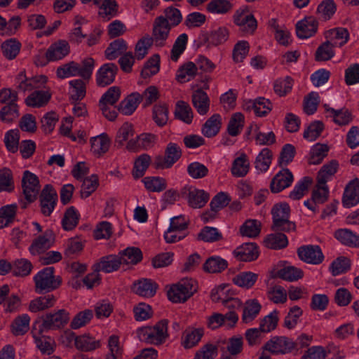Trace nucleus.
<instances>
[{"label": "nucleus", "mask_w": 359, "mask_h": 359, "mask_svg": "<svg viewBox=\"0 0 359 359\" xmlns=\"http://www.w3.org/2000/svg\"><path fill=\"white\" fill-rule=\"evenodd\" d=\"M94 66L95 60L92 57L85 58L81 64L71 61L58 67L56 74L61 79L79 76L84 80H88L91 77Z\"/></svg>", "instance_id": "f257e3e1"}, {"label": "nucleus", "mask_w": 359, "mask_h": 359, "mask_svg": "<svg viewBox=\"0 0 359 359\" xmlns=\"http://www.w3.org/2000/svg\"><path fill=\"white\" fill-rule=\"evenodd\" d=\"M168 320L163 319L154 326L142 327L137 330L139 339L147 344L161 345L168 337Z\"/></svg>", "instance_id": "f03ea898"}, {"label": "nucleus", "mask_w": 359, "mask_h": 359, "mask_svg": "<svg viewBox=\"0 0 359 359\" xmlns=\"http://www.w3.org/2000/svg\"><path fill=\"white\" fill-rule=\"evenodd\" d=\"M55 269L52 266L46 267L35 275L34 281L35 291L38 294L50 292L58 288L62 280L60 276H54Z\"/></svg>", "instance_id": "7ed1b4c3"}, {"label": "nucleus", "mask_w": 359, "mask_h": 359, "mask_svg": "<svg viewBox=\"0 0 359 359\" xmlns=\"http://www.w3.org/2000/svg\"><path fill=\"white\" fill-rule=\"evenodd\" d=\"M197 290L196 282L192 278H183L178 283L172 285L168 291L167 295L171 302L181 303L186 302Z\"/></svg>", "instance_id": "20e7f679"}, {"label": "nucleus", "mask_w": 359, "mask_h": 359, "mask_svg": "<svg viewBox=\"0 0 359 359\" xmlns=\"http://www.w3.org/2000/svg\"><path fill=\"white\" fill-rule=\"evenodd\" d=\"M296 347L292 339L285 336H274L263 346V349L274 355L291 353Z\"/></svg>", "instance_id": "39448f33"}, {"label": "nucleus", "mask_w": 359, "mask_h": 359, "mask_svg": "<svg viewBox=\"0 0 359 359\" xmlns=\"http://www.w3.org/2000/svg\"><path fill=\"white\" fill-rule=\"evenodd\" d=\"M171 28L169 22L163 18V15L156 18L153 23L152 34L150 36L151 43L159 47L165 46Z\"/></svg>", "instance_id": "423d86ee"}, {"label": "nucleus", "mask_w": 359, "mask_h": 359, "mask_svg": "<svg viewBox=\"0 0 359 359\" xmlns=\"http://www.w3.org/2000/svg\"><path fill=\"white\" fill-rule=\"evenodd\" d=\"M180 194L187 200L189 205L192 208H203L210 198L209 194L204 190L189 186L183 187Z\"/></svg>", "instance_id": "0eeeda50"}, {"label": "nucleus", "mask_w": 359, "mask_h": 359, "mask_svg": "<svg viewBox=\"0 0 359 359\" xmlns=\"http://www.w3.org/2000/svg\"><path fill=\"white\" fill-rule=\"evenodd\" d=\"M57 201V194L52 185L46 184L39 196L41 212L48 217L53 212Z\"/></svg>", "instance_id": "6e6552de"}, {"label": "nucleus", "mask_w": 359, "mask_h": 359, "mask_svg": "<svg viewBox=\"0 0 359 359\" xmlns=\"http://www.w3.org/2000/svg\"><path fill=\"white\" fill-rule=\"evenodd\" d=\"M22 187L25 200L28 203L35 201L40 190L38 177L29 170H25L22 178Z\"/></svg>", "instance_id": "1a4fd4ad"}, {"label": "nucleus", "mask_w": 359, "mask_h": 359, "mask_svg": "<svg viewBox=\"0 0 359 359\" xmlns=\"http://www.w3.org/2000/svg\"><path fill=\"white\" fill-rule=\"evenodd\" d=\"M299 258L305 263L311 264H320L324 260V255L318 245H302L297 250Z\"/></svg>", "instance_id": "9d476101"}, {"label": "nucleus", "mask_w": 359, "mask_h": 359, "mask_svg": "<svg viewBox=\"0 0 359 359\" xmlns=\"http://www.w3.org/2000/svg\"><path fill=\"white\" fill-rule=\"evenodd\" d=\"M69 319V313L65 309H60L56 313L45 315L41 326L44 330H55L67 324Z\"/></svg>", "instance_id": "9b49d317"}, {"label": "nucleus", "mask_w": 359, "mask_h": 359, "mask_svg": "<svg viewBox=\"0 0 359 359\" xmlns=\"http://www.w3.org/2000/svg\"><path fill=\"white\" fill-rule=\"evenodd\" d=\"M234 23L240 27V30L252 34L257 29V20L252 14L247 13L244 10H238L233 15Z\"/></svg>", "instance_id": "f8f14e48"}, {"label": "nucleus", "mask_w": 359, "mask_h": 359, "mask_svg": "<svg viewBox=\"0 0 359 359\" xmlns=\"http://www.w3.org/2000/svg\"><path fill=\"white\" fill-rule=\"evenodd\" d=\"M118 71L114 63L103 65L96 73V83L100 87H105L112 83Z\"/></svg>", "instance_id": "ddd939ff"}, {"label": "nucleus", "mask_w": 359, "mask_h": 359, "mask_svg": "<svg viewBox=\"0 0 359 359\" xmlns=\"http://www.w3.org/2000/svg\"><path fill=\"white\" fill-rule=\"evenodd\" d=\"M318 27V22L314 17H305L296 25L297 36L299 39H308L317 32Z\"/></svg>", "instance_id": "4468645a"}, {"label": "nucleus", "mask_w": 359, "mask_h": 359, "mask_svg": "<svg viewBox=\"0 0 359 359\" xmlns=\"http://www.w3.org/2000/svg\"><path fill=\"white\" fill-rule=\"evenodd\" d=\"M233 254L239 261L252 262L259 256L258 246L255 243H245L237 247Z\"/></svg>", "instance_id": "2eb2a0df"}, {"label": "nucleus", "mask_w": 359, "mask_h": 359, "mask_svg": "<svg viewBox=\"0 0 359 359\" xmlns=\"http://www.w3.org/2000/svg\"><path fill=\"white\" fill-rule=\"evenodd\" d=\"M53 235L51 231H46L44 233L39 236L32 241L29 248V251L32 255L43 253L51 247L53 243Z\"/></svg>", "instance_id": "dca6fc26"}, {"label": "nucleus", "mask_w": 359, "mask_h": 359, "mask_svg": "<svg viewBox=\"0 0 359 359\" xmlns=\"http://www.w3.org/2000/svg\"><path fill=\"white\" fill-rule=\"evenodd\" d=\"M70 47L65 40H60L50 46L46 52L47 61L62 60L69 53Z\"/></svg>", "instance_id": "f3484780"}, {"label": "nucleus", "mask_w": 359, "mask_h": 359, "mask_svg": "<svg viewBox=\"0 0 359 359\" xmlns=\"http://www.w3.org/2000/svg\"><path fill=\"white\" fill-rule=\"evenodd\" d=\"M191 103L200 115L204 116L208 113L210 100L208 94L201 88L197 89L192 93Z\"/></svg>", "instance_id": "a211bd4d"}, {"label": "nucleus", "mask_w": 359, "mask_h": 359, "mask_svg": "<svg viewBox=\"0 0 359 359\" xmlns=\"http://www.w3.org/2000/svg\"><path fill=\"white\" fill-rule=\"evenodd\" d=\"M293 175L288 169L279 171L272 179L270 188L272 192L278 193L290 186Z\"/></svg>", "instance_id": "6ab92c4d"}, {"label": "nucleus", "mask_w": 359, "mask_h": 359, "mask_svg": "<svg viewBox=\"0 0 359 359\" xmlns=\"http://www.w3.org/2000/svg\"><path fill=\"white\" fill-rule=\"evenodd\" d=\"M359 203V180L350 182L346 187L342 203L344 207L350 208Z\"/></svg>", "instance_id": "aec40b11"}, {"label": "nucleus", "mask_w": 359, "mask_h": 359, "mask_svg": "<svg viewBox=\"0 0 359 359\" xmlns=\"http://www.w3.org/2000/svg\"><path fill=\"white\" fill-rule=\"evenodd\" d=\"M327 41L333 46L341 47L345 45L349 39V32L346 28L336 27L325 32Z\"/></svg>", "instance_id": "412c9836"}, {"label": "nucleus", "mask_w": 359, "mask_h": 359, "mask_svg": "<svg viewBox=\"0 0 359 359\" xmlns=\"http://www.w3.org/2000/svg\"><path fill=\"white\" fill-rule=\"evenodd\" d=\"M158 288V285L151 279H142L135 283L133 291L140 296L151 297L154 296Z\"/></svg>", "instance_id": "4be33fe9"}, {"label": "nucleus", "mask_w": 359, "mask_h": 359, "mask_svg": "<svg viewBox=\"0 0 359 359\" xmlns=\"http://www.w3.org/2000/svg\"><path fill=\"white\" fill-rule=\"evenodd\" d=\"M262 309L261 304L255 299L247 300L243 306L242 321L244 323H249L253 321Z\"/></svg>", "instance_id": "5701e85b"}, {"label": "nucleus", "mask_w": 359, "mask_h": 359, "mask_svg": "<svg viewBox=\"0 0 359 359\" xmlns=\"http://www.w3.org/2000/svg\"><path fill=\"white\" fill-rule=\"evenodd\" d=\"M141 101V94L133 93L120 102L118 110L124 115H131Z\"/></svg>", "instance_id": "b1692460"}, {"label": "nucleus", "mask_w": 359, "mask_h": 359, "mask_svg": "<svg viewBox=\"0 0 359 359\" xmlns=\"http://www.w3.org/2000/svg\"><path fill=\"white\" fill-rule=\"evenodd\" d=\"M121 264L119 256L111 255L101 258L100 262L95 264L93 267H95L96 271L111 273L118 270Z\"/></svg>", "instance_id": "393cba45"}, {"label": "nucleus", "mask_w": 359, "mask_h": 359, "mask_svg": "<svg viewBox=\"0 0 359 359\" xmlns=\"http://www.w3.org/2000/svg\"><path fill=\"white\" fill-rule=\"evenodd\" d=\"M334 238L342 245L359 248V235L348 229H339L334 231Z\"/></svg>", "instance_id": "a878e982"}, {"label": "nucleus", "mask_w": 359, "mask_h": 359, "mask_svg": "<svg viewBox=\"0 0 359 359\" xmlns=\"http://www.w3.org/2000/svg\"><path fill=\"white\" fill-rule=\"evenodd\" d=\"M222 127V117L219 114L211 116L203 125L201 132L206 137H212L218 134Z\"/></svg>", "instance_id": "bb28decb"}, {"label": "nucleus", "mask_w": 359, "mask_h": 359, "mask_svg": "<svg viewBox=\"0 0 359 359\" xmlns=\"http://www.w3.org/2000/svg\"><path fill=\"white\" fill-rule=\"evenodd\" d=\"M51 98V94L47 90H35L25 100V104L31 107H42L48 104Z\"/></svg>", "instance_id": "cd10ccee"}, {"label": "nucleus", "mask_w": 359, "mask_h": 359, "mask_svg": "<svg viewBox=\"0 0 359 359\" xmlns=\"http://www.w3.org/2000/svg\"><path fill=\"white\" fill-rule=\"evenodd\" d=\"M246 109H253L258 116H264L272 109V103L264 97H258L254 101H249L246 104Z\"/></svg>", "instance_id": "c85d7f7f"}, {"label": "nucleus", "mask_w": 359, "mask_h": 359, "mask_svg": "<svg viewBox=\"0 0 359 359\" xmlns=\"http://www.w3.org/2000/svg\"><path fill=\"white\" fill-rule=\"evenodd\" d=\"M128 46L123 39H118L109 43L104 51L105 57L109 60H113L120 55L127 53Z\"/></svg>", "instance_id": "c756f323"}, {"label": "nucleus", "mask_w": 359, "mask_h": 359, "mask_svg": "<svg viewBox=\"0 0 359 359\" xmlns=\"http://www.w3.org/2000/svg\"><path fill=\"white\" fill-rule=\"evenodd\" d=\"M56 302L53 294H47L39 297L31 301L29 309L32 312H38L53 307Z\"/></svg>", "instance_id": "7c9ffc66"}, {"label": "nucleus", "mask_w": 359, "mask_h": 359, "mask_svg": "<svg viewBox=\"0 0 359 359\" xmlns=\"http://www.w3.org/2000/svg\"><path fill=\"white\" fill-rule=\"evenodd\" d=\"M264 242L266 247L274 250L284 248L288 244L286 235L281 232H274L273 233L268 235Z\"/></svg>", "instance_id": "2f4dec72"}, {"label": "nucleus", "mask_w": 359, "mask_h": 359, "mask_svg": "<svg viewBox=\"0 0 359 359\" xmlns=\"http://www.w3.org/2000/svg\"><path fill=\"white\" fill-rule=\"evenodd\" d=\"M258 278V274L251 271L241 272L236 275L233 279V283L245 289L252 287Z\"/></svg>", "instance_id": "473e14b6"}, {"label": "nucleus", "mask_w": 359, "mask_h": 359, "mask_svg": "<svg viewBox=\"0 0 359 359\" xmlns=\"http://www.w3.org/2000/svg\"><path fill=\"white\" fill-rule=\"evenodd\" d=\"M205 42L209 45L217 46L224 43L229 38V30L226 27H219L217 29L203 36Z\"/></svg>", "instance_id": "72a5a7b5"}, {"label": "nucleus", "mask_w": 359, "mask_h": 359, "mask_svg": "<svg viewBox=\"0 0 359 359\" xmlns=\"http://www.w3.org/2000/svg\"><path fill=\"white\" fill-rule=\"evenodd\" d=\"M197 71V66L194 62H187L177 70L176 79L180 83L189 81L195 77Z\"/></svg>", "instance_id": "f704fd0d"}, {"label": "nucleus", "mask_w": 359, "mask_h": 359, "mask_svg": "<svg viewBox=\"0 0 359 359\" xmlns=\"http://www.w3.org/2000/svg\"><path fill=\"white\" fill-rule=\"evenodd\" d=\"M228 266V262L220 257H209L203 264L205 271L212 273H220Z\"/></svg>", "instance_id": "c9c22d12"}, {"label": "nucleus", "mask_w": 359, "mask_h": 359, "mask_svg": "<svg viewBox=\"0 0 359 359\" xmlns=\"http://www.w3.org/2000/svg\"><path fill=\"white\" fill-rule=\"evenodd\" d=\"M21 43L16 39H10L4 41L1 44V50L4 56L8 60H13L19 54Z\"/></svg>", "instance_id": "e433bc0d"}, {"label": "nucleus", "mask_w": 359, "mask_h": 359, "mask_svg": "<svg viewBox=\"0 0 359 359\" xmlns=\"http://www.w3.org/2000/svg\"><path fill=\"white\" fill-rule=\"evenodd\" d=\"M250 163L247 156L242 154L239 157L236 158L232 165L231 173L237 177H244L249 171Z\"/></svg>", "instance_id": "4c0bfd02"}, {"label": "nucleus", "mask_w": 359, "mask_h": 359, "mask_svg": "<svg viewBox=\"0 0 359 359\" xmlns=\"http://www.w3.org/2000/svg\"><path fill=\"white\" fill-rule=\"evenodd\" d=\"M79 214L74 206L67 209L62 219V228L66 231L74 229L78 224Z\"/></svg>", "instance_id": "58836bf2"}, {"label": "nucleus", "mask_w": 359, "mask_h": 359, "mask_svg": "<svg viewBox=\"0 0 359 359\" xmlns=\"http://www.w3.org/2000/svg\"><path fill=\"white\" fill-rule=\"evenodd\" d=\"M75 346L82 351H91L99 348L100 342L90 336L83 335L76 337Z\"/></svg>", "instance_id": "ea45409f"}, {"label": "nucleus", "mask_w": 359, "mask_h": 359, "mask_svg": "<svg viewBox=\"0 0 359 359\" xmlns=\"http://www.w3.org/2000/svg\"><path fill=\"white\" fill-rule=\"evenodd\" d=\"M175 114L177 118L186 123L189 124L192 122L194 117L192 109L184 101L180 100L177 102Z\"/></svg>", "instance_id": "a19ab883"}, {"label": "nucleus", "mask_w": 359, "mask_h": 359, "mask_svg": "<svg viewBox=\"0 0 359 359\" xmlns=\"http://www.w3.org/2000/svg\"><path fill=\"white\" fill-rule=\"evenodd\" d=\"M337 161L332 160L329 163L324 165L319 170L317 176V182L320 184H325L327 180L334 175L338 168Z\"/></svg>", "instance_id": "79ce46f5"}, {"label": "nucleus", "mask_w": 359, "mask_h": 359, "mask_svg": "<svg viewBox=\"0 0 359 359\" xmlns=\"http://www.w3.org/2000/svg\"><path fill=\"white\" fill-rule=\"evenodd\" d=\"M110 145V140L108 136L102 134L91 138V151L97 155L106 153Z\"/></svg>", "instance_id": "37998d69"}, {"label": "nucleus", "mask_w": 359, "mask_h": 359, "mask_svg": "<svg viewBox=\"0 0 359 359\" xmlns=\"http://www.w3.org/2000/svg\"><path fill=\"white\" fill-rule=\"evenodd\" d=\"M261 222L257 219H248L241 226L240 232L242 236L255 238L261 231Z\"/></svg>", "instance_id": "c03bdc74"}, {"label": "nucleus", "mask_w": 359, "mask_h": 359, "mask_svg": "<svg viewBox=\"0 0 359 359\" xmlns=\"http://www.w3.org/2000/svg\"><path fill=\"white\" fill-rule=\"evenodd\" d=\"M245 123L243 114L237 112L233 114L228 123L227 131L231 136H237L241 132Z\"/></svg>", "instance_id": "a18cd8bd"}, {"label": "nucleus", "mask_w": 359, "mask_h": 359, "mask_svg": "<svg viewBox=\"0 0 359 359\" xmlns=\"http://www.w3.org/2000/svg\"><path fill=\"white\" fill-rule=\"evenodd\" d=\"M122 264H136L142 259L141 250L137 248H128L120 253Z\"/></svg>", "instance_id": "49530a36"}, {"label": "nucleus", "mask_w": 359, "mask_h": 359, "mask_svg": "<svg viewBox=\"0 0 359 359\" xmlns=\"http://www.w3.org/2000/svg\"><path fill=\"white\" fill-rule=\"evenodd\" d=\"M151 163V157L147 154L140 155L135 161L133 170L134 178L142 177Z\"/></svg>", "instance_id": "de8ad7c7"}, {"label": "nucleus", "mask_w": 359, "mask_h": 359, "mask_svg": "<svg viewBox=\"0 0 359 359\" xmlns=\"http://www.w3.org/2000/svg\"><path fill=\"white\" fill-rule=\"evenodd\" d=\"M19 116V107L18 104L4 105L0 109V120L4 123H13Z\"/></svg>", "instance_id": "09e8293b"}, {"label": "nucleus", "mask_w": 359, "mask_h": 359, "mask_svg": "<svg viewBox=\"0 0 359 359\" xmlns=\"http://www.w3.org/2000/svg\"><path fill=\"white\" fill-rule=\"evenodd\" d=\"M145 188L152 192H160L167 187L166 180L160 177H146L142 180Z\"/></svg>", "instance_id": "8fccbe9b"}, {"label": "nucleus", "mask_w": 359, "mask_h": 359, "mask_svg": "<svg viewBox=\"0 0 359 359\" xmlns=\"http://www.w3.org/2000/svg\"><path fill=\"white\" fill-rule=\"evenodd\" d=\"M233 8L232 4L228 0H212L207 4V10L214 14H225Z\"/></svg>", "instance_id": "3c124183"}, {"label": "nucleus", "mask_w": 359, "mask_h": 359, "mask_svg": "<svg viewBox=\"0 0 359 359\" xmlns=\"http://www.w3.org/2000/svg\"><path fill=\"white\" fill-rule=\"evenodd\" d=\"M272 151L268 148H264L255 159V168L261 172L266 171L271 163Z\"/></svg>", "instance_id": "603ef678"}, {"label": "nucleus", "mask_w": 359, "mask_h": 359, "mask_svg": "<svg viewBox=\"0 0 359 359\" xmlns=\"http://www.w3.org/2000/svg\"><path fill=\"white\" fill-rule=\"evenodd\" d=\"M329 147L327 144H315L310 152L309 163L317 165L320 164L323 158L327 156Z\"/></svg>", "instance_id": "864d4df0"}, {"label": "nucleus", "mask_w": 359, "mask_h": 359, "mask_svg": "<svg viewBox=\"0 0 359 359\" xmlns=\"http://www.w3.org/2000/svg\"><path fill=\"white\" fill-rule=\"evenodd\" d=\"M98 185V177L96 175H92L90 177L83 179L80 191L81 198L89 197L96 190Z\"/></svg>", "instance_id": "5fc2aeb1"}, {"label": "nucleus", "mask_w": 359, "mask_h": 359, "mask_svg": "<svg viewBox=\"0 0 359 359\" xmlns=\"http://www.w3.org/2000/svg\"><path fill=\"white\" fill-rule=\"evenodd\" d=\"M118 13V4L115 0H104L100 6L99 15L108 21Z\"/></svg>", "instance_id": "6e6d98bb"}, {"label": "nucleus", "mask_w": 359, "mask_h": 359, "mask_svg": "<svg viewBox=\"0 0 359 359\" xmlns=\"http://www.w3.org/2000/svg\"><path fill=\"white\" fill-rule=\"evenodd\" d=\"M267 298L274 304H283L287 300V292L280 285H273L268 288Z\"/></svg>", "instance_id": "4d7b16f0"}, {"label": "nucleus", "mask_w": 359, "mask_h": 359, "mask_svg": "<svg viewBox=\"0 0 359 359\" xmlns=\"http://www.w3.org/2000/svg\"><path fill=\"white\" fill-rule=\"evenodd\" d=\"M198 239L207 243H213L222 239V234L217 228L205 226L198 234Z\"/></svg>", "instance_id": "13d9d810"}, {"label": "nucleus", "mask_w": 359, "mask_h": 359, "mask_svg": "<svg viewBox=\"0 0 359 359\" xmlns=\"http://www.w3.org/2000/svg\"><path fill=\"white\" fill-rule=\"evenodd\" d=\"M350 259L346 257H339L332 262L330 266V271L332 276H336L346 273L350 269Z\"/></svg>", "instance_id": "bf43d9fd"}, {"label": "nucleus", "mask_w": 359, "mask_h": 359, "mask_svg": "<svg viewBox=\"0 0 359 359\" xmlns=\"http://www.w3.org/2000/svg\"><path fill=\"white\" fill-rule=\"evenodd\" d=\"M333 46L332 43L327 41L320 44L315 53V59L318 62L327 61L332 59L334 55V51L333 50Z\"/></svg>", "instance_id": "052dcab7"}, {"label": "nucleus", "mask_w": 359, "mask_h": 359, "mask_svg": "<svg viewBox=\"0 0 359 359\" xmlns=\"http://www.w3.org/2000/svg\"><path fill=\"white\" fill-rule=\"evenodd\" d=\"M278 312L274 310L269 315L263 318L259 323V329L264 332L267 333L277 327L278 322Z\"/></svg>", "instance_id": "680f3d73"}, {"label": "nucleus", "mask_w": 359, "mask_h": 359, "mask_svg": "<svg viewBox=\"0 0 359 359\" xmlns=\"http://www.w3.org/2000/svg\"><path fill=\"white\" fill-rule=\"evenodd\" d=\"M30 318L27 314H23L16 318L12 323V332L15 335H22L29 327Z\"/></svg>", "instance_id": "e2e57ef3"}, {"label": "nucleus", "mask_w": 359, "mask_h": 359, "mask_svg": "<svg viewBox=\"0 0 359 359\" xmlns=\"http://www.w3.org/2000/svg\"><path fill=\"white\" fill-rule=\"evenodd\" d=\"M324 130V124L320 121H315L310 123L304 130L303 137L309 141H315Z\"/></svg>", "instance_id": "0e129e2a"}, {"label": "nucleus", "mask_w": 359, "mask_h": 359, "mask_svg": "<svg viewBox=\"0 0 359 359\" xmlns=\"http://www.w3.org/2000/svg\"><path fill=\"white\" fill-rule=\"evenodd\" d=\"M14 189L12 172L8 168L0 170V192H11Z\"/></svg>", "instance_id": "69168bd1"}, {"label": "nucleus", "mask_w": 359, "mask_h": 359, "mask_svg": "<svg viewBox=\"0 0 359 359\" xmlns=\"http://www.w3.org/2000/svg\"><path fill=\"white\" fill-rule=\"evenodd\" d=\"M203 334V330L195 329L186 330L184 334L183 346L185 348H191L196 346Z\"/></svg>", "instance_id": "338daca9"}, {"label": "nucleus", "mask_w": 359, "mask_h": 359, "mask_svg": "<svg viewBox=\"0 0 359 359\" xmlns=\"http://www.w3.org/2000/svg\"><path fill=\"white\" fill-rule=\"evenodd\" d=\"M218 353L217 346L212 344H206L196 351L194 359H214Z\"/></svg>", "instance_id": "774afa93"}]
</instances>
